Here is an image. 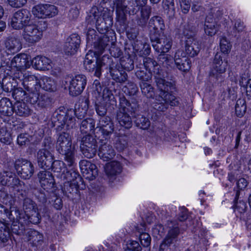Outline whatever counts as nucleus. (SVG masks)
I'll use <instances>...</instances> for the list:
<instances>
[{
	"label": "nucleus",
	"instance_id": "nucleus-1",
	"mask_svg": "<svg viewBox=\"0 0 251 251\" xmlns=\"http://www.w3.org/2000/svg\"><path fill=\"white\" fill-rule=\"evenodd\" d=\"M88 104L89 100L86 99L75 107V110L70 109L66 111L64 107H59L53 112L51 118L53 126L56 127L58 131H60L62 129H72L75 126L74 115H75L78 119L84 118L88 109Z\"/></svg>",
	"mask_w": 251,
	"mask_h": 251
},
{
	"label": "nucleus",
	"instance_id": "nucleus-2",
	"mask_svg": "<svg viewBox=\"0 0 251 251\" xmlns=\"http://www.w3.org/2000/svg\"><path fill=\"white\" fill-rule=\"evenodd\" d=\"M56 148L63 156L64 160L69 167L73 168L76 166V151L72 146V137L69 132H62L58 134Z\"/></svg>",
	"mask_w": 251,
	"mask_h": 251
},
{
	"label": "nucleus",
	"instance_id": "nucleus-3",
	"mask_svg": "<svg viewBox=\"0 0 251 251\" xmlns=\"http://www.w3.org/2000/svg\"><path fill=\"white\" fill-rule=\"evenodd\" d=\"M138 112V105L136 102H130L125 97L120 98L116 119L121 126L126 129L130 128L132 126V121L128 113L133 116Z\"/></svg>",
	"mask_w": 251,
	"mask_h": 251
},
{
	"label": "nucleus",
	"instance_id": "nucleus-4",
	"mask_svg": "<svg viewBox=\"0 0 251 251\" xmlns=\"http://www.w3.org/2000/svg\"><path fill=\"white\" fill-rule=\"evenodd\" d=\"M142 62L138 64L148 72L153 73L154 82L159 90L166 91L173 87V83L164 79L162 70L160 69V66L154 60L150 57H145L143 58Z\"/></svg>",
	"mask_w": 251,
	"mask_h": 251
},
{
	"label": "nucleus",
	"instance_id": "nucleus-5",
	"mask_svg": "<svg viewBox=\"0 0 251 251\" xmlns=\"http://www.w3.org/2000/svg\"><path fill=\"white\" fill-rule=\"evenodd\" d=\"M175 89L174 84L173 87L168 90H159L160 93L155 99V101L152 104L153 108L158 111H165L168 108V105L171 106H177L179 103L178 98L170 94Z\"/></svg>",
	"mask_w": 251,
	"mask_h": 251
},
{
	"label": "nucleus",
	"instance_id": "nucleus-6",
	"mask_svg": "<svg viewBox=\"0 0 251 251\" xmlns=\"http://www.w3.org/2000/svg\"><path fill=\"white\" fill-rule=\"evenodd\" d=\"M22 85L25 90L27 101L34 102L36 100L37 93L40 91V81L34 75L25 73L24 75Z\"/></svg>",
	"mask_w": 251,
	"mask_h": 251
},
{
	"label": "nucleus",
	"instance_id": "nucleus-7",
	"mask_svg": "<svg viewBox=\"0 0 251 251\" xmlns=\"http://www.w3.org/2000/svg\"><path fill=\"white\" fill-rule=\"evenodd\" d=\"M227 65V62L223 61L221 54L217 53L215 55L210 73L211 80L217 84L223 82Z\"/></svg>",
	"mask_w": 251,
	"mask_h": 251
},
{
	"label": "nucleus",
	"instance_id": "nucleus-8",
	"mask_svg": "<svg viewBox=\"0 0 251 251\" xmlns=\"http://www.w3.org/2000/svg\"><path fill=\"white\" fill-rule=\"evenodd\" d=\"M70 168V171H67L65 175L68 181L65 183L63 190L65 195L69 197L71 196L70 195L77 193L79 188L77 180H81V179L78 173L75 170V167Z\"/></svg>",
	"mask_w": 251,
	"mask_h": 251
},
{
	"label": "nucleus",
	"instance_id": "nucleus-9",
	"mask_svg": "<svg viewBox=\"0 0 251 251\" xmlns=\"http://www.w3.org/2000/svg\"><path fill=\"white\" fill-rule=\"evenodd\" d=\"M30 20L29 12L25 9H21L13 13L10 19L9 25L14 29H23Z\"/></svg>",
	"mask_w": 251,
	"mask_h": 251
},
{
	"label": "nucleus",
	"instance_id": "nucleus-10",
	"mask_svg": "<svg viewBox=\"0 0 251 251\" xmlns=\"http://www.w3.org/2000/svg\"><path fill=\"white\" fill-rule=\"evenodd\" d=\"M80 148L82 153L85 157L92 158L97 152V140L90 134H87L82 138Z\"/></svg>",
	"mask_w": 251,
	"mask_h": 251
},
{
	"label": "nucleus",
	"instance_id": "nucleus-11",
	"mask_svg": "<svg viewBox=\"0 0 251 251\" xmlns=\"http://www.w3.org/2000/svg\"><path fill=\"white\" fill-rule=\"evenodd\" d=\"M14 167L18 175L24 179H29L34 172L33 164L30 161L23 158L16 160Z\"/></svg>",
	"mask_w": 251,
	"mask_h": 251
},
{
	"label": "nucleus",
	"instance_id": "nucleus-12",
	"mask_svg": "<svg viewBox=\"0 0 251 251\" xmlns=\"http://www.w3.org/2000/svg\"><path fill=\"white\" fill-rule=\"evenodd\" d=\"M87 83L86 76L79 74L73 76L69 81V91L70 95L75 97L84 90Z\"/></svg>",
	"mask_w": 251,
	"mask_h": 251
},
{
	"label": "nucleus",
	"instance_id": "nucleus-13",
	"mask_svg": "<svg viewBox=\"0 0 251 251\" xmlns=\"http://www.w3.org/2000/svg\"><path fill=\"white\" fill-rule=\"evenodd\" d=\"M42 31L35 24H28L23 29L22 36L25 42L33 45L40 40L42 37Z\"/></svg>",
	"mask_w": 251,
	"mask_h": 251
},
{
	"label": "nucleus",
	"instance_id": "nucleus-14",
	"mask_svg": "<svg viewBox=\"0 0 251 251\" xmlns=\"http://www.w3.org/2000/svg\"><path fill=\"white\" fill-rule=\"evenodd\" d=\"M25 183L10 171H4L0 172V187L7 186L13 188H22Z\"/></svg>",
	"mask_w": 251,
	"mask_h": 251
},
{
	"label": "nucleus",
	"instance_id": "nucleus-15",
	"mask_svg": "<svg viewBox=\"0 0 251 251\" xmlns=\"http://www.w3.org/2000/svg\"><path fill=\"white\" fill-rule=\"evenodd\" d=\"M33 14L39 18H51L58 13L56 6L49 4H40L34 6L32 9Z\"/></svg>",
	"mask_w": 251,
	"mask_h": 251
},
{
	"label": "nucleus",
	"instance_id": "nucleus-16",
	"mask_svg": "<svg viewBox=\"0 0 251 251\" xmlns=\"http://www.w3.org/2000/svg\"><path fill=\"white\" fill-rule=\"evenodd\" d=\"M155 38H150L153 49L158 53L168 52L172 48V40L163 35L156 36Z\"/></svg>",
	"mask_w": 251,
	"mask_h": 251
},
{
	"label": "nucleus",
	"instance_id": "nucleus-17",
	"mask_svg": "<svg viewBox=\"0 0 251 251\" xmlns=\"http://www.w3.org/2000/svg\"><path fill=\"white\" fill-rule=\"evenodd\" d=\"M96 129V134H100L102 138L108 140L113 133L114 126L109 117H102L100 119L99 126Z\"/></svg>",
	"mask_w": 251,
	"mask_h": 251
},
{
	"label": "nucleus",
	"instance_id": "nucleus-18",
	"mask_svg": "<svg viewBox=\"0 0 251 251\" xmlns=\"http://www.w3.org/2000/svg\"><path fill=\"white\" fill-rule=\"evenodd\" d=\"M150 37L155 39L156 36L163 35L165 25L163 19L160 16L152 17L149 21Z\"/></svg>",
	"mask_w": 251,
	"mask_h": 251
},
{
	"label": "nucleus",
	"instance_id": "nucleus-19",
	"mask_svg": "<svg viewBox=\"0 0 251 251\" xmlns=\"http://www.w3.org/2000/svg\"><path fill=\"white\" fill-rule=\"evenodd\" d=\"M37 160L38 166L45 170H50L54 158L51 151L45 149H40L37 153Z\"/></svg>",
	"mask_w": 251,
	"mask_h": 251
},
{
	"label": "nucleus",
	"instance_id": "nucleus-20",
	"mask_svg": "<svg viewBox=\"0 0 251 251\" xmlns=\"http://www.w3.org/2000/svg\"><path fill=\"white\" fill-rule=\"evenodd\" d=\"M80 44V38L77 34H72L68 37L64 45V51L66 54H75Z\"/></svg>",
	"mask_w": 251,
	"mask_h": 251
},
{
	"label": "nucleus",
	"instance_id": "nucleus-21",
	"mask_svg": "<svg viewBox=\"0 0 251 251\" xmlns=\"http://www.w3.org/2000/svg\"><path fill=\"white\" fill-rule=\"evenodd\" d=\"M79 166L83 176L89 180H93L98 175L96 165L87 160H81Z\"/></svg>",
	"mask_w": 251,
	"mask_h": 251
},
{
	"label": "nucleus",
	"instance_id": "nucleus-22",
	"mask_svg": "<svg viewBox=\"0 0 251 251\" xmlns=\"http://www.w3.org/2000/svg\"><path fill=\"white\" fill-rule=\"evenodd\" d=\"M38 177L41 187L44 190H50L55 185V181L52 174L46 170L40 171L38 173Z\"/></svg>",
	"mask_w": 251,
	"mask_h": 251
},
{
	"label": "nucleus",
	"instance_id": "nucleus-23",
	"mask_svg": "<svg viewBox=\"0 0 251 251\" xmlns=\"http://www.w3.org/2000/svg\"><path fill=\"white\" fill-rule=\"evenodd\" d=\"M11 221V232L17 235L24 234L25 230V225H27V219L24 217L22 211H20V216L15 220H10Z\"/></svg>",
	"mask_w": 251,
	"mask_h": 251
},
{
	"label": "nucleus",
	"instance_id": "nucleus-24",
	"mask_svg": "<svg viewBox=\"0 0 251 251\" xmlns=\"http://www.w3.org/2000/svg\"><path fill=\"white\" fill-rule=\"evenodd\" d=\"M96 63L97 66L94 75L98 77H100L101 75V67L105 66L110 71L113 70L114 67L112 58L109 57L108 55H105L100 58L97 57Z\"/></svg>",
	"mask_w": 251,
	"mask_h": 251
},
{
	"label": "nucleus",
	"instance_id": "nucleus-25",
	"mask_svg": "<svg viewBox=\"0 0 251 251\" xmlns=\"http://www.w3.org/2000/svg\"><path fill=\"white\" fill-rule=\"evenodd\" d=\"M5 47L6 50L11 53L18 52L22 48L21 38L15 35L8 36L5 41Z\"/></svg>",
	"mask_w": 251,
	"mask_h": 251
},
{
	"label": "nucleus",
	"instance_id": "nucleus-26",
	"mask_svg": "<svg viewBox=\"0 0 251 251\" xmlns=\"http://www.w3.org/2000/svg\"><path fill=\"white\" fill-rule=\"evenodd\" d=\"M204 30L205 34L210 36L214 35L219 30V25L212 13H209L205 18Z\"/></svg>",
	"mask_w": 251,
	"mask_h": 251
},
{
	"label": "nucleus",
	"instance_id": "nucleus-27",
	"mask_svg": "<svg viewBox=\"0 0 251 251\" xmlns=\"http://www.w3.org/2000/svg\"><path fill=\"white\" fill-rule=\"evenodd\" d=\"M30 65L27 55L25 53L17 54L11 61V67L18 70H25L29 67Z\"/></svg>",
	"mask_w": 251,
	"mask_h": 251
},
{
	"label": "nucleus",
	"instance_id": "nucleus-28",
	"mask_svg": "<svg viewBox=\"0 0 251 251\" xmlns=\"http://www.w3.org/2000/svg\"><path fill=\"white\" fill-rule=\"evenodd\" d=\"M180 51L176 52L174 57V62L176 68L182 72L188 71L191 68V61L185 56H182Z\"/></svg>",
	"mask_w": 251,
	"mask_h": 251
},
{
	"label": "nucleus",
	"instance_id": "nucleus-29",
	"mask_svg": "<svg viewBox=\"0 0 251 251\" xmlns=\"http://www.w3.org/2000/svg\"><path fill=\"white\" fill-rule=\"evenodd\" d=\"M115 40L114 31L113 30H110L107 32V34H103L99 38L97 45L100 51H102L106 47L113 45Z\"/></svg>",
	"mask_w": 251,
	"mask_h": 251
},
{
	"label": "nucleus",
	"instance_id": "nucleus-30",
	"mask_svg": "<svg viewBox=\"0 0 251 251\" xmlns=\"http://www.w3.org/2000/svg\"><path fill=\"white\" fill-rule=\"evenodd\" d=\"M113 4L116 5L117 19L119 21L124 23L126 20V14L128 12L126 0H115Z\"/></svg>",
	"mask_w": 251,
	"mask_h": 251
},
{
	"label": "nucleus",
	"instance_id": "nucleus-31",
	"mask_svg": "<svg viewBox=\"0 0 251 251\" xmlns=\"http://www.w3.org/2000/svg\"><path fill=\"white\" fill-rule=\"evenodd\" d=\"M122 171V167L120 162L112 161L107 163L105 167V172L110 180L115 179L116 176Z\"/></svg>",
	"mask_w": 251,
	"mask_h": 251
},
{
	"label": "nucleus",
	"instance_id": "nucleus-32",
	"mask_svg": "<svg viewBox=\"0 0 251 251\" xmlns=\"http://www.w3.org/2000/svg\"><path fill=\"white\" fill-rule=\"evenodd\" d=\"M185 51L187 55L191 57L197 56L201 49V45L197 40H184Z\"/></svg>",
	"mask_w": 251,
	"mask_h": 251
},
{
	"label": "nucleus",
	"instance_id": "nucleus-33",
	"mask_svg": "<svg viewBox=\"0 0 251 251\" xmlns=\"http://www.w3.org/2000/svg\"><path fill=\"white\" fill-rule=\"evenodd\" d=\"M98 155L103 161H108L115 156V151L112 146L105 143L100 147Z\"/></svg>",
	"mask_w": 251,
	"mask_h": 251
},
{
	"label": "nucleus",
	"instance_id": "nucleus-34",
	"mask_svg": "<svg viewBox=\"0 0 251 251\" xmlns=\"http://www.w3.org/2000/svg\"><path fill=\"white\" fill-rule=\"evenodd\" d=\"M20 211L15 207L11 208L9 211L4 206L0 204V220L6 221L7 219L9 220H15L20 216Z\"/></svg>",
	"mask_w": 251,
	"mask_h": 251
},
{
	"label": "nucleus",
	"instance_id": "nucleus-35",
	"mask_svg": "<svg viewBox=\"0 0 251 251\" xmlns=\"http://www.w3.org/2000/svg\"><path fill=\"white\" fill-rule=\"evenodd\" d=\"M112 25V19L110 17H108L106 19L100 18L96 22L97 29L101 34H107V32L112 30L110 28Z\"/></svg>",
	"mask_w": 251,
	"mask_h": 251
},
{
	"label": "nucleus",
	"instance_id": "nucleus-36",
	"mask_svg": "<svg viewBox=\"0 0 251 251\" xmlns=\"http://www.w3.org/2000/svg\"><path fill=\"white\" fill-rule=\"evenodd\" d=\"M97 56L92 51L89 50L85 55L83 61V65L85 69L88 72L95 71L97 64Z\"/></svg>",
	"mask_w": 251,
	"mask_h": 251
},
{
	"label": "nucleus",
	"instance_id": "nucleus-37",
	"mask_svg": "<svg viewBox=\"0 0 251 251\" xmlns=\"http://www.w3.org/2000/svg\"><path fill=\"white\" fill-rule=\"evenodd\" d=\"M28 241L33 246L38 247L44 242L43 235L39 232L30 229L27 233Z\"/></svg>",
	"mask_w": 251,
	"mask_h": 251
},
{
	"label": "nucleus",
	"instance_id": "nucleus-38",
	"mask_svg": "<svg viewBox=\"0 0 251 251\" xmlns=\"http://www.w3.org/2000/svg\"><path fill=\"white\" fill-rule=\"evenodd\" d=\"M51 61L48 58L43 56H37L31 61L32 66L37 70H43L49 69L48 67Z\"/></svg>",
	"mask_w": 251,
	"mask_h": 251
},
{
	"label": "nucleus",
	"instance_id": "nucleus-39",
	"mask_svg": "<svg viewBox=\"0 0 251 251\" xmlns=\"http://www.w3.org/2000/svg\"><path fill=\"white\" fill-rule=\"evenodd\" d=\"M36 97L37 100L34 102H29L32 104L36 103L37 106L42 109L46 108L49 107L51 104L52 99L48 94H40L39 92L37 93Z\"/></svg>",
	"mask_w": 251,
	"mask_h": 251
},
{
	"label": "nucleus",
	"instance_id": "nucleus-40",
	"mask_svg": "<svg viewBox=\"0 0 251 251\" xmlns=\"http://www.w3.org/2000/svg\"><path fill=\"white\" fill-rule=\"evenodd\" d=\"M21 117H27L31 113V110L29 106L24 102L17 101L15 103L13 108V112Z\"/></svg>",
	"mask_w": 251,
	"mask_h": 251
},
{
	"label": "nucleus",
	"instance_id": "nucleus-41",
	"mask_svg": "<svg viewBox=\"0 0 251 251\" xmlns=\"http://www.w3.org/2000/svg\"><path fill=\"white\" fill-rule=\"evenodd\" d=\"M139 107H138V112L132 116L134 122L137 127L144 130L147 129L150 126V121L147 117L139 114Z\"/></svg>",
	"mask_w": 251,
	"mask_h": 251
},
{
	"label": "nucleus",
	"instance_id": "nucleus-42",
	"mask_svg": "<svg viewBox=\"0 0 251 251\" xmlns=\"http://www.w3.org/2000/svg\"><path fill=\"white\" fill-rule=\"evenodd\" d=\"M13 105L10 100L3 98L0 100V112L4 116H10L13 113Z\"/></svg>",
	"mask_w": 251,
	"mask_h": 251
},
{
	"label": "nucleus",
	"instance_id": "nucleus-43",
	"mask_svg": "<svg viewBox=\"0 0 251 251\" xmlns=\"http://www.w3.org/2000/svg\"><path fill=\"white\" fill-rule=\"evenodd\" d=\"M181 34L182 35L181 37L182 40H183V38H184L183 40L184 41V40H195L196 39L195 38L196 34V27L190 24L185 25L183 26Z\"/></svg>",
	"mask_w": 251,
	"mask_h": 251
},
{
	"label": "nucleus",
	"instance_id": "nucleus-44",
	"mask_svg": "<svg viewBox=\"0 0 251 251\" xmlns=\"http://www.w3.org/2000/svg\"><path fill=\"white\" fill-rule=\"evenodd\" d=\"M248 181L244 178H240L236 183L235 200L241 199L245 194L247 191V186L248 185ZM235 191V190H234Z\"/></svg>",
	"mask_w": 251,
	"mask_h": 251
},
{
	"label": "nucleus",
	"instance_id": "nucleus-45",
	"mask_svg": "<svg viewBox=\"0 0 251 251\" xmlns=\"http://www.w3.org/2000/svg\"><path fill=\"white\" fill-rule=\"evenodd\" d=\"M186 226H187L185 227H183L181 224L177 222L172 227L170 226V229L169 230L166 238L170 239L171 241L174 243L176 241L177 238L180 233V228L184 230Z\"/></svg>",
	"mask_w": 251,
	"mask_h": 251
},
{
	"label": "nucleus",
	"instance_id": "nucleus-46",
	"mask_svg": "<svg viewBox=\"0 0 251 251\" xmlns=\"http://www.w3.org/2000/svg\"><path fill=\"white\" fill-rule=\"evenodd\" d=\"M40 89L47 91H54L56 90V84L54 80L47 76H44L39 80Z\"/></svg>",
	"mask_w": 251,
	"mask_h": 251
},
{
	"label": "nucleus",
	"instance_id": "nucleus-47",
	"mask_svg": "<svg viewBox=\"0 0 251 251\" xmlns=\"http://www.w3.org/2000/svg\"><path fill=\"white\" fill-rule=\"evenodd\" d=\"M16 81L11 76H6L3 77L1 81V90L5 92H11L15 88Z\"/></svg>",
	"mask_w": 251,
	"mask_h": 251
},
{
	"label": "nucleus",
	"instance_id": "nucleus-48",
	"mask_svg": "<svg viewBox=\"0 0 251 251\" xmlns=\"http://www.w3.org/2000/svg\"><path fill=\"white\" fill-rule=\"evenodd\" d=\"M95 126V122L93 119L87 118L83 120L80 126V129L83 133L89 134L93 131Z\"/></svg>",
	"mask_w": 251,
	"mask_h": 251
},
{
	"label": "nucleus",
	"instance_id": "nucleus-49",
	"mask_svg": "<svg viewBox=\"0 0 251 251\" xmlns=\"http://www.w3.org/2000/svg\"><path fill=\"white\" fill-rule=\"evenodd\" d=\"M136 71L135 75L137 78L142 82L148 81L151 78L152 74L148 72L139 64H136Z\"/></svg>",
	"mask_w": 251,
	"mask_h": 251
},
{
	"label": "nucleus",
	"instance_id": "nucleus-50",
	"mask_svg": "<svg viewBox=\"0 0 251 251\" xmlns=\"http://www.w3.org/2000/svg\"><path fill=\"white\" fill-rule=\"evenodd\" d=\"M134 50L140 55H147L150 53V48L147 44H144L141 41L136 40L133 45Z\"/></svg>",
	"mask_w": 251,
	"mask_h": 251
},
{
	"label": "nucleus",
	"instance_id": "nucleus-51",
	"mask_svg": "<svg viewBox=\"0 0 251 251\" xmlns=\"http://www.w3.org/2000/svg\"><path fill=\"white\" fill-rule=\"evenodd\" d=\"M110 73L112 79L117 82L122 83L127 80L128 75L125 72H121L114 68L110 71Z\"/></svg>",
	"mask_w": 251,
	"mask_h": 251
},
{
	"label": "nucleus",
	"instance_id": "nucleus-52",
	"mask_svg": "<svg viewBox=\"0 0 251 251\" xmlns=\"http://www.w3.org/2000/svg\"><path fill=\"white\" fill-rule=\"evenodd\" d=\"M140 86L143 95L147 98H153L155 95L154 88L151 84L146 82H142L140 83Z\"/></svg>",
	"mask_w": 251,
	"mask_h": 251
},
{
	"label": "nucleus",
	"instance_id": "nucleus-53",
	"mask_svg": "<svg viewBox=\"0 0 251 251\" xmlns=\"http://www.w3.org/2000/svg\"><path fill=\"white\" fill-rule=\"evenodd\" d=\"M51 164L50 169H51V171L54 173H62L65 176L67 172L70 171V170L68 171L66 169L65 164L62 161L54 160V159Z\"/></svg>",
	"mask_w": 251,
	"mask_h": 251
},
{
	"label": "nucleus",
	"instance_id": "nucleus-54",
	"mask_svg": "<svg viewBox=\"0 0 251 251\" xmlns=\"http://www.w3.org/2000/svg\"><path fill=\"white\" fill-rule=\"evenodd\" d=\"M25 218L27 219V224L30 222L33 224H38L41 221V216L38 208L25 215Z\"/></svg>",
	"mask_w": 251,
	"mask_h": 251
},
{
	"label": "nucleus",
	"instance_id": "nucleus-55",
	"mask_svg": "<svg viewBox=\"0 0 251 251\" xmlns=\"http://www.w3.org/2000/svg\"><path fill=\"white\" fill-rule=\"evenodd\" d=\"M235 113L238 117H242L247 110L246 102L244 99H239L235 105Z\"/></svg>",
	"mask_w": 251,
	"mask_h": 251
},
{
	"label": "nucleus",
	"instance_id": "nucleus-56",
	"mask_svg": "<svg viewBox=\"0 0 251 251\" xmlns=\"http://www.w3.org/2000/svg\"><path fill=\"white\" fill-rule=\"evenodd\" d=\"M37 208H38L37 204L31 199L30 198H25L24 199L23 202V209L24 210V213H22L24 214L25 217V215L30 213L31 212Z\"/></svg>",
	"mask_w": 251,
	"mask_h": 251
},
{
	"label": "nucleus",
	"instance_id": "nucleus-57",
	"mask_svg": "<svg viewBox=\"0 0 251 251\" xmlns=\"http://www.w3.org/2000/svg\"><path fill=\"white\" fill-rule=\"evenodd\" d=\"M12 138L10 132L8 131L6 127H2L0 128V141L6 145H10L12 142Z\"/></svg>",
	"mask_w": 251,
	"mask_h": 251
},
{
	"label": "nucleus",
	"instance_id": "nucleus-58",
	"mask_svg": "<svg viewBox=\"0 0 251 251\" xmlns=\"http://www.w3.org/2000/svg\"><path fill=\"white\" fill-rule=\"evenodd\" d=\"M10 237L9 227L4 223L0 224V240L3 243L7 242Z\"/></svg>",
	"mask_w": 251,
	"mask_h": 251
},
{
	"label": "nucleus",
	"instance_id": "nucleus-59",
	"mask_svg": "<svg viewBox=\"0 0 251 251\" xmlns=\"http://www.w3.org/2000/svg\"><path fill=\"white\" fill-rule=\"evenodd\" d=\"M162 6L165 12L170 16H173L175 13L174 0H163Z\"/></svg>",
	"mask_w": 251,
	"mask_h": 251
},
{
	"label": "nucleus",
	"instance_id": "nucleus-60",
	"mask_svg": "<svg viewBox=\"0 0 251 251\" xmlns=\"http://www.w3.org/2000/svg\"><path fill=\"white\" fill-rule=\"evenodd\" d=\"M120 65L122 68L127 71L134 69V61L130 57H125L120 59Z\"/></svg>",
	"mask_w": 251,
	"mask_h": 251
},
{
	"label": "nucleus",
	"instance_id": "nucleus-61",
	"mask_svg": "<svg viewBox=\"0 0 251 251\" xmlns=\"http://www.w3.org/2000/svg\"><path fill=\"white\" fill-rule=\"evenodd\" d=\"M127 146V137L124 135L119 136L116 140L115 148L119 151H123Z\"/></svg>",
	"mask_w": 251,
	"mask_h": 251
},
{
	"label": "nucleus",
	"instance_id": "nucleus-62",
	"mask_svg": "<svg viewBox=\"0 0 251 251\" xmlns=\"http://www.w3.org/2000/svg\"><path fill=\"white\" fill-rule=\"evenodd\" d=\"M12 96L17 101L24 99H25L27 101V95L25 90H23L21 87L15 88L12 91Z\"/></svg>",
	"mask_w": 251,
	"mask_h": 251
},
{
	"label": "nucleus",
	"instance_id": "nucleus-63",
	"mask_svg": "<svg viewBox=\"0 0 251 251\" xmlns=\"http://www.w3.org/2000/svg\"><path fill=\"white\" fill-rule=\"evenodd\" d=\"M124 92L129 96H134L138 91V87L136 84L129 82L123 88Z\"/></svg>",
	"mask_w": 251,
	"mask_h": 251
},
{
	"label": "nucleus",
	"instance_id": "nucleus-64",
	"mask_svg": "<svg viewBox=\"0 0 251 251\" xmlns=\"http://www.w3.org/2000/svg\"><path fill=\"white\" fill-rule=\"evenodd\" d=\"M239 199H237L235 200V198L234 199V206L235 207V209L236 210L241 214H244L247 210V205L245 201Z\"/></svg>",
	"mask_w": 251,
	"mask_h": 251
}]
</instances>
